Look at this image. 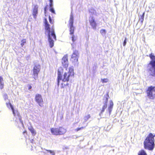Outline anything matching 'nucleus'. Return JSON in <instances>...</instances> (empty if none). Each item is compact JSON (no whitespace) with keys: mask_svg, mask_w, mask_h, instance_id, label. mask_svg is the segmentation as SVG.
I'll use <instances>...</instances> for the list:
<instances>
[{"mask_svg":"<svg viewBox=\"0 0 155 155\" xmlns=\"http://www.w3.org/2000/svg\"><path fill=\"white\" fill-rule=\"evenodd\" d=\"M91 117V116L90 114H85L83 120V122L84 123L87 122Z\"/></svg>","mask_w":155,"mask_h":155,"instance_id":"obj_17","label":"nucleus"},{"mask_svg":"<svg viewBox=\"0 0 155 155\" xmlns=\"http://www.w3.org/2000/svg\"><path fill=\"white\" fill-rule=\"evenodd\" d=\"M4 82L2 77L0 76V88L1 89H3L4 87Z\"/></svg>","mask_w":155,"mask_h":155,"instance_id":"obj_18","label":"nucleus"},{"mask_svg":"<svg viewBox=\"0 0 155 155\" xmlns=\"http://www.w3.org/2000/svg\"><path fill=\"white\" fill-rule=\"evenodd\" d=\"M90 12L93 14H94L96 13V11L95 10H94V9H91L89 10Z\"/></svg>","mask_w":155,"mask_h":155,"instance_id":"obj_27","label":"nucleus"},{"mask_svg":"<svg viewBox=\"0 0 155 155\" xmlns=\"http://www.w3.org/2000/svg\"><path fill=\"white\" fill-rule=\"evenodd\" d=\"M21 45L22 47H23L25 44L26 42V40L25 39H23L21 41Z\"/></svg>","mask_w":155,"mask_h":155,"instance_id":"obj_25","label":"nucleus"},{"mask_svg":"<svg viewBox=\"0 0 155 155\" xmlns=\"http://www.w3.org/2000/svg\"><path fill=\"white\" fill-rule=\"evenodd\" d=\"M84 127H80V128H78V129H76V130H77V131H79V130H82V129H84Z\"/></svg>","mask_w":155,"mask_h":155,"instance_id":"obj_28","label":"nucleus"},{"mask_svg":"<svg viewBox=\"0 0 155 155\" xmlns=\"http://www.w3.org/2000/svg\"><path fill=\"white\" fill-rule=\"evenodd\" d=\"M46 9H47V7H46L44 8V11H45V14H46Z\"/></svg>","mask_w":155,"mask_h":155,"instance_id":"obj_32","label":"nucleus"},{"mask_svg":"<svg viewBox=\"0 0 155 155\" xmlns=\"http://www.w3.org/2000/svg\"><path fill=\"white\" fill-rule=\"evenodd\" d=\"M45 33L48 34L50 46L51 48H52L54 44L53 39L56 40V38L54 30L52 27L51 28H50V25L48 23L46 19H45Z\"/></svg>","mask_w":155,"mask_h":155,"instance_id":"obj_2","label":"nucleus"},{"mask_svg":"<svg viewBox=\"0 0 155 155\" xmlns=\"http://www.w3.org/2000/svg\"><path fill=\"white\" fill-rule=\"evenodd\" d=\"M150 57L151 60L148 64V71L150 75L155 77V56L151 54Z\"/></svg>","mask_w":155,"mask_h":155,"instance_id":"obj_4","label":"nucleus"},{"mask_svg":"<svg viewBox=\"0 0 155 155\" xmlns=\"http://www.w3.org/2000/svg\"><path fill=\"white\" fill-rule=\"evenodd\" d=\"M68 58L67 55H65L64 56L62 59V63L65 68H67L68 65Z\"/></svg>","mask_w":155,"mask_h":155,"instance_id":"obj_12","label":"nucleus"},{"mask_svg":"<svg viewBox=\"0 0 155 155\" xmlns=\"http://www.w3.org/2000/svg\"><path fill=\"white\" fill-rule=\"evenodd\" d=\"M50 11L52 13L55 14V11L53 8V2H50Z\"/></svg>","mask_w":155,"mask_h":155,"instance_id":"obj_19","label":"nucleus"},{"mask_svg":"<svg viewBox=\"0 0 155 155\" xmlns=\"http://www.w3.org/2000/svg\"><path fill=\"white\" fill-rule=\"evenodd\" d=\"M49 21L51 23H52V20L51 17L49 16Z\"/></svg>","mask_w":155,"mask_h":155,"instance_id":"obj_31","label":"nucleus"},{"mask_svg":"<svg viewBox=\"0 0 155 155\" xmlns=\"http://www.w3.org/2000/svg\"><path fill=\"white\" fill-rule=\"evenodd\" d=\"M28 129L33 136H35L36 134V131L31 126H29L28 127Z\"/></svg>","mask_w":155,"mask_h":155,"instance_id":"obj_16","label":"nucleus"},{"mask_svg":"<svg viewBox=\"0 0 155 155\" xmlns=\"http://www.w3.org/2000/svg\"><path fill=\"white\" fill-rule=\"evenodd\" d=\"M79 57V53L77 51H75L73 53L71 58V61L74 63H77L78 61V58Z\"/></svg>","mask_w":155,"mask_h":155,"instance_id":"obj_10","label":"nucleus"},{"mask_svg":"<svg viewBox=\"0 0 155 155\" xmlns=\"http://www.w3.org/2000/svg\"><path fill=\"white\" fill-rule=\"evenodd\" d=\"M147 93L149 98L153 99L155 97V87L151 86L148 87Z\"/></svg>","mask_w":155,"mask_h":155,"instance_id":"obj_8","label":"nucleus"},{"mask_svg":"<svg viewBox=\"0 0 155 155\" xmlns=\"http://www.w3.org/2000/svg\"><path fill=\"white\" fill-rule=\"evenodd\" d=\"M144 15V13H143L142 16V20L141 21L142 22L143 20Z\"/></svg>","mask_w":155,"mask_h":155,"instance_id":"obj_30","label":"nucleus"},{"mask_svg":"<svg viewBox=\"0 0 155 155\" xmlns=\"http://www.w3.org/2000/svg\"><path fill=\"white\" fill-rule=\"evenodd\" d=\"M113 106V103L112 101H110L109 105L108 107V110L109 111L110 115L111 114V112L112 111Z\"/></svg>","mask_w":155,"mask_h":155,"instance_id":"obj_15","label":"nucleus"},{"mask_svg":"<svg viewBox=\"0 0 155 155\" xmlns=\"http://www.w3.org/2000/svg\"><path fill=\"white\" fill-rule=\"evenodd\" d=\"M36 102L41 107L43 105V100L41 95L37 94L36 95L35 97Z\"/></svg>","mask_w":155,"mask_h":155,"instance_id":"obj_11","label":"nucleus"},{"mask_svg":"<svg viewBox=\"0 0 155 155\" xmlns=\"http://www.w3.org/2000/svg\"><path fill=\"white\" fill-rule=\"evenodd\" d=\"M138 155H147V154L144 150H142L139 152Z\"/></svg>","mask_w":155,"mask_h":155,"instance_id":"obj_22","label":"nucleus"},{"mask_svg":"<svg viewBox=\"0 0 155 155\" xmlns=\"http://www.w3.org/2000/svg\"><path fill=\"white\" fill-rule=\"evenodd\" d=\"M50 2H53V0H49Z\"/></svg>","mask_w":155,"mask_h":155,"instance_id":"obj_34","label":"nucleus"},{"mask_svg":"<svg viewBox=\"0 0 155 155\" xmlns=\"http://www.w3.org/2000/svg\"><path fill=\"white\" fill-rule=\"evenodd\" d=\"M31 142H32V141H33V140H31Z\"/></svg>","mask_w":155,"mask_h":155,"instance_id":"obj_35","label":"nucleus"},{"mask_svg":"<svg viewBox=\"0 0 155 155\" xmlns=\"http://www.w3.org/2000/svg\"><path fill=\"white\" fill-rule=\"evenodd\" d=\"M25 132H26V131L24 132L23 133H25Z\"/></svg>","mask_w":155,"mask_h":155,"instance_id":"obj_36","label":"nucleus"},{"mask_svg":"<svg viewBox=\"0 0 155 155\" xmlns=\"http://www.w3.org/2000/svg\"><path fill=\"white\" fill-rule=\"evenodd\" d=\"M154 137H155V135H154Z\"/></svg>","mask_w":155,"mask_h":155,"instance_id":"obj_37","label":"nucleus"},{"mask_svg":"<svg viewBox=\"0 0 155 155\" xmlns=\"http://www.w3.org/2000/svg\"><path fill=\"white\" fill-rule=\"evenodd\" d=\"M32 87L31 86H30L29 87V89H30Z\"/></svg>","mask_w":155,"mask_h":155,"instance_id":"obj_33","label":"nucleus"},{"mask_svg":"<svg viewBox=\"0 0 155 155\" xmlns=\"http://www.w3.org/2000/svg\"><path fill=\"white\" fill-rule=\"evenodd\" d=\"M100 32L103 35H104L106 33V31L105 29H102L100 30Z\"/></svg>","mask_w":155,"mask_h":155,"instance_id":"obj_24","label":"nucleus"},{"mask_svg":"<svg viewBox=\"0 0 155 155\" xmlns=\"http://www.w3.org/2000/svg\"><path fill=\"white\" fill-rule=\"evenodd\" d=\"M89 21L92 28L94 29H95L96 27V23L95 21L94 18L92 17H90L89 18Z\"/></svg>","mask_w":155,"mask_h":155,"instance_id":"obj_13","label":"nucleus"},{"mask_svg":"<svg viewBox=\"0 0 155 155\" xmlns=\"http://www.w3.org/2000/svg\"><path fill=\"white\" fill-rule=\"evenodd\" d=\"M126 38H125V40L124 41V43H123V45L124 46H125L126 45Z\"/></svg>","mask_w":155,"mask_h":155,"instance_id":"obj_29","label":"nucleus"},{"mask_svg":"<svg viewBox=\"0 0 155 155\" xmlns=\"http://www.w3.org/2000/svg\"><path fill=\"white\" fill-rule=\"evenodd\" d=\"M44 150L49 152L51 154V155H55V153L54 151L50 150H47L44 149Z\"/></svg>","mask_w":155,"mask_h":155,"instance_id":"obj_21","label":"nucleus"},{"mask_svg":"<svg viewBox=\"0 0 155 155\" xmlns=\"http://www.w3.org/2000/svg\"><path fill=\"white\" fill-rule=\"evenodd\" d=\"M6 104L8 107L11 108L14 115V119L15 120V121L18 124H21L22 125H23V122L21 120V116L18 111L17 110H14L13 107L11 104L9 103V102H6Z\"/></svg>","mask_w":155,"mask_h":155,"instance_id":"obj_5","label":"nucleus"},{"mask_svg":"<svg viewBox=\"0 0 155 155\" xmlns=\"http://www.w3.org/2000/svg\"><path fill=\"white\" fill-rule=\"evenodd\" d=\"M154 136L152 133H150L147 137L144 142V148L152 150L154 147Z\"/></svg>","mask_w":155,"mask_h":155,"instance_id":"obj_3","label":"nucleus"},{"mask_svg":"<svg viewBox=\"0 0 155 155\" xmlns=\"http://www.w3.org/2000/svg\"><path fill=\"white\" fill-rule=\"evenodd\" d=\"M3 98L5 101L6 102H9V101L8 99V96L6 94H4L3 95Z\"/></svg>","mask_w":155,"mask_h":155,"instance_id":"obj_23","label":"nucleus"},{"mask_svg":"<svg viewBox=\"0 0 155 155\" xmlns=\"http://www.w3.org/2000/svg\"><path fill=\"white\" fill-rule=\"evenodd\" d=\"M101 81L102 83H106L108 81V79L107 78L101 79Z\"/></svg>","mask_w":155,"mask_h":155,"instance_id":"obj_26","label":"nucleus"},{"mask_svg":"<svg viewBox=\"0 0 155 155\" xmlns=\"http://www.w3.org/2000/svg\"><path fill=\"white\" fill-rule=\"evenodd\" d=\"M107 98L106 99V101L104 104V105L103 106L102 110H101V113L102 114V113L105 110V109L107 108Z\"/></svg>","mask_w":155,"mask_h":155,"instance_id":"obj_20","label":"nucleus"},{"mask_svg":"<svg viewBox=\"0 0 155 155\" xmlns=\"http://www.w3.org/2000/svg\"><path fill=\"white\" fill-rule=\"evenodd\" d=\"M38 5H36L34 6V7L33 8L32 15L34 18L36 19L37 18L38 14Z\"/></svg>","mask_w":155,"mask_h":155,"instance_id":"obj_14","label":"nucleus"},{"mask_svg":"<svg viewBox=\"0 0 155 155\" xmlns=\"http://www.w3.org/2000/svg\"><path fill=\"white\" fill-rule=\"evenodd\" d=\"M40 65L38 64H36L33 68V78L35 79H36L37 78L38 73L40 70Z\"/></svg>","mask_w":155,"mask_h":155,"instance_id":"obj_9","label":"nucleus"},{"mask_svg":"<svg viewBox=\"0 0 155 155\" xmlns=\"http://www.w3.org/2000/svg\"><path fill=\"white\" fill-rule=\"evenodd\" d=\"M73 15L71 14L69 20V26L70 27V34L71 35L72 40L74 42L76 40V38L73 35L74 30V28L73 26Z\"/></svg>","mask_w":155,"mask_h":155,"instance_id":"obj_7","label":"nucleus"},{"mask_svg":"<svg viewBox=\"0 0 155 155\" xmlns=\"http://www.w3.org/2000/svg\"><path fill=\"white\" fill-rule=\"evenodd\" d=\"M51 133L53 135H62L66 133V130L62 127L59 128H52L51 129Z\"/></svg>","mask_w":155,"mask_h":155,"instance_id":"obj_6","label":"nucleus"},{"mask_svg":"<svg viewBox=\"0 0 155 155\" xmlns=\"http://www.w3.org/2000/svg\"><path fill=\"white\" fill-rule=\"evenodd\" d=\"M74 69L73 67L69 68L68 71L63 73V69L60 68L58 69V84H61V87L64 88L68 85V81L71 80L74 76Z\"/></svg>","mask_w":155,"mask_h":155,"instance_id":"obj_1","label":"nucleus"}]
</instances>
